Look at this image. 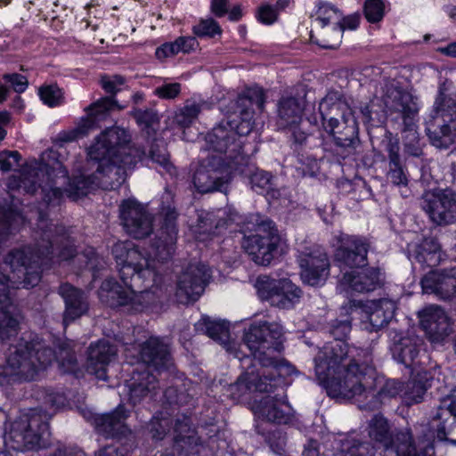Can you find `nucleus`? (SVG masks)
<instances>
[{
  "label": "nucleus",
  "mask_w": 456,
  "mask_h": 456,
  "mask_svg": "<svg viewBox=\"0 0 456 456\" xmlns=\"http://www.w3.org/2000/svg\"><path fill=\"white\" fill-rule=\"evenodd\" d=\"M3 79L5 82L10 83L13 90L18 94L23 93L28 85L27 77L18 73L4 74L3 76Z\"/></svg>",
  "instance_id": "obj_62"
},
{
  "label": "nucleus",
  "mask_w": 456,
  "mask_h": 456,
  "mask_svg": "<svg viewBox=\"0 0 456 456\" xmlns=\"http://www.w3.org/2000/svg\"><path fill=\"white\" fill-rule=\"evenodd\" d=\"M351 330L349 317L331 321L329 332L334 340L326 343L314 357L316 378L333 398H350L374 388L372 353L346 343Z\"/></svg>",
  "instance_id": "obj_1"
},
{
  "label": "nucleus",
  "mask_w": 456,
  "mask_h": 456,
  "mask_svg": "<svg viewBox=\"0 0 456 456\" xmlns=\"http://www.w3.org/2000/svg\"><path fill=\"white\" fill-rule=\"evenodd\" d=\"M359 20L355 16H347V17H342L341 20L337 22V26L333 28V38L332 40L326 41L324 40L322 43L317 44L326 49H335L337 48L343 36V32L345 28H350L354 29L358 27Z\"/></svg>",
  "instance_id": "obj_52"
},
{
  "label": "nucleus",
  "mask_w": 456,
  "mask_h": 456,
  "mask_svg": "<svg viewBox=\"0 0 456 456\" xmlns=\"http://www.w3.org/2000/svg\"><path fill=\"white\" fill-rule=\"evenodd\" d=\"M21 155L17 151L4 150L0 151V169L3 172H9L14 167L20 166Z\"/></svg>",
  "instance_id": "obj_60"
},
{
  "label": "nucleus",
  "mask_w": 456,
  "mask_h": 456,
  "mask_svg": "<svg viewBox=\"0 0 456 456\" xmlns=\"http://www.w3.org/2000/svg\"><path fill=\"white\" fill-rule=\"evenodd\" d=\"M174 423V446L180 453H189L200 444L192 422L189 416L176 415Z\"/></svg>",
  "instance_id": "obj_42"
},
{
  "label": "nucleus",
  "mask_w": 456,
  "mask_h": 456,
  "mask_svg": "<svg viewBox=\"0 0 456 456\" xmlns=\"http://www.w3.org/2000/svg\"><path fill=\"white\" fill-rule=\"evenodd\" d=\"M116 355V349L108 340H99L88 348L86 369L98 379L106 380L107 366Z\"/></svg>",
  "instance_id": "obj_35"
},
{
  "label": "nucleus",
  "mask_w": 456,
  "mask_h": 456,
  "mask_svg": "<svg viewBox=\"0 0 456 456\" xmlns=\"http://www.w3.org/2000/svg\"><path fill=\"white\" fill-rule=\"evenodd\" d=\"M322 126L332 142H323L324 151L345 159L354 154L360 143L357 121L351 109L336 94H328L319 103Z\"/></svg>",
  "instance_id": "obj_5"
},
{
  "label": "nucleus",
  "mask_w": 456,
  "mask_h": 456,
  "mask_svg": "<svg viewBox=\"0 0 456 456\" xmlns=\"http://www.w3.org/2000/svg\"><path fill=\"white\" fill-rule=\"evenodd\" d=\"M119 217L126 232L134 239H144L152 232L153 216L134 198L121 201Z\"/></svg>",
  "instance_id": "obj_21"
},
{
  "label": "nucleus",
  "mask_w": 456,
  "mask_h": 456,
  "mask_svg": "<svg viewBox=\"0 0 456 456\" xmlns=\"http://www.w3.org/2000/svg\"><path fill=\"white\" fill-rule=\"evenodd\" d=\"M160 215L162 222L157 237L152 243V248L155 258L160 262H165L175 252L178 232L176 225L178 213L174 206V194L167 189L161 196Z\"/></svg>",
  "instance_id": "obj_16"
},
{
  "label": "nucleus",
  "mask_w": 456,
  "mask_h": 456,
  "mask_svg": "<svg viewBox=\"0 0 456 456\" xmlns=\"http://www.w3.org/2000/svg\"><path fill=\"white\" fill-rule=\"evenodd\" d=\"M383 284L381 273L377 268H368L361 272L346 273L340 280V287L357 293H368Z\"/></svg>",
  "instance_id": "obj_39"
},
{
  "label": "nucleus",
  "mask_w": 456,
  "mask_h": 456,
  "mask_svg": "<svg viewBox=\"0 0 456 456\" xmlns=\"http://www.w3.org/2000/svg\"><path fill=\"white\" fill-rule=\"evenodd\" d=\"M419 315L420 325L431 341H442L452 332L450 319L441 306H427Z\"/></svg>",
  "instance_id": "obj_34"
},
{
  "label": "nucleus",
  "mask_w": 456,
  "mask_h": 456,
  "mask_svg": "<svg viewBox=\"0 0 456 456\" xmlns=\"http://www.w3.org/2000/svg\"><path fill=\"white\" fill-rule=\"evenodd\" d=\"M350 308H360L365 314L363 324L369 331H378L385 327L394 317L396 304L388 298L363 302L362 300H351Z\"/></svg>",
  "instance_id": "obj_25"
},
{
  "label": "nucleus",
  "mask_w": 456,
  "mask_h": 456,
  "mask_svg": "<svg viewBox=\"0 0 456 456\" xmlns=\"http://www.w3.org/2000/svg\"><path fill=\"white\" fill-rule=\"evenodd\" d=\"M299 266L304 283L319 286L325 282L330 273V261L326 252L320 248H314L300 254Z\"/></svg>",
  "instance_id": "obj_26"
},
{
  "label": "nucleus",
  "mask_w": 456,
  "mask_h": 456,
  "mask_svg": "<svg viewBox=\"0 0 456 456\" xmlns=\"http://www.w3.org/2000/svg\"><path fill=\"white\" fill-rule=\"evenodd\" d=\"M382 101L385 110L379 111L376 109L374 101H370L361 107V113L364 123L371 126L384 123L386 114L397 113L405 126V129L415 137L414 119L418 113V106L412 96L402 90L398 83L393 79H385L382 87Z\"/></svg>",
  "instance_id": "obj_9"
},
{
  "label": "nucleus",
  "mask_w": 456,
  "mask_h": 456,
  "mask_svg": "<svg viewBox=\"0 0 456 456\" xmlns=\"http://www.w3.org/2000/svg\"><path fill=\"white\" fill-rule=\"evenodd\" d=\"M199 42L194 37H179L174 42L162 44L156 49L155 55L158 60L163 61L168 57H173L180 53H190L196 51Z\"/></svg>",
  "instance_id": "obj_46"
},
{
  "label": "nucleus",
  "mask_w": 456,
  "mask_h": 456,
  "mask_svg": "<svg viewBox=\"0 0 456 456\" xmlns=\"http://www.w3.org/2000/svg\"><path fill=\"white\" fill-rule=\"evenodd\" d=\"M364 15L368 21L375 23L382 20L385 12V4L382 0H366Z\"/></svg>",
  "instance_id": "obj_59"
},
{
  "label": "nucleus",
  "mask_w": 456,
  "mask_h": 456,
  "mask_svg": "<svg viewBox=\"0 0 456 456\" xmlns=\"http://www.w3.org/2000/svg\"><path fill=\"white\" fill-rule=\"evenodd\" d=\"M375 151L379 154L387 153V179L394 185L400 187H407L408 175L406 167L403 164L400 156V144L399 140L387 130H385L382 138L375 142L371 140Z\"/></svg>",
  "instance_id": "obj_22"
},
{
  "label": "nucleus",
  "mask_w": 456,
  "mask_h": 456,
  "mask_svg": "<svg viewBox=\"0 0 456 456\" xmlns=\"http://www.w3.org/2000/svg\"><path fill=\"white\" fill-rule=\"evenodd\" d=\"M284 392L266 395L256 402L253 411L258 419L278 424H288L292 419V409L285 400Z\"/></svg>",
  "instance_id": "obj_29"
},
{
  "label": "nucleus",
  "mask_w": 456,
  "mask_h": 456,
  "mask_svg": "<svg viewBox=\"0 0 456 456\" xmlns=\"http://www.w3.org/2000/svg\"><path fill=\"white\" fill-rule=\"evenodd\" d=\"M304 101L292 95H283L277 104V126L280 129L295 127L302 122Z\"/></svg>",
  "instance_id": "obj_41"
},
{
  "label": "nucleus",
  "mask_w": 456,
  "mask_h": 456,
  "mask_svg": "<svg viewBox=\"0 0 456 456\" xmlns=\"http://www.w3.org/2000/svg\"><path fill=\"white\" fill-rule=\"evenodd\" d=\"M432 120L427 126V134L436 148H449L456 134V98L445 94L440 87L434 104Z\"/></svg>",
  "instance_id": "obj_12"
},
{
  "label": "nucleus",
  "mask_w": 456,
  "mask_h": 456,
  "mask_svg": "<svg viewBox=\"0 0 456 456\" xmlns=\"http://www.w3.org/2000/svg\"><path fill=\"white\" fill-rule=\"evenodd\" d=\"M402 126H403L402 132L405 133L404 139L407 140L409 138V140H410L409 142H404V147H405L407 152L415 157L419 156L421 154V149L418 145L419 138H418L416 129L414 128V133H415V134H414L415 138H414V136L412 134H411V133L405 129V126L403 124H402Z\"/></svg>",
  "instance_id": "obj_64"
},
{
  "label": "nucleus",
  "mask_w": 456,
  "mask_h": 456,
  "mask_svg": "<svg viewBox=\"0 0 456 456\" xmlns=\"http://www.w3.org/2000/svg\"><path fill=\"white\" fill-rule=\"evenodd\" d=\"M195 330L198 332L207 335L219 344L227 346V350H232L228 346L230 339V331L228 324L224 321L212 320L208 316H203L195 323Z\"/></svg>",
  "instance_id": "obj_45"
},
{
  "label": "nucleus",
  "mask_w": 456,
  "mask_h": 456,
  "mask_svg": "<svg viewBox=\"0 0 456 456\" xmlns=\"http://www.w3.org/2000/svg\"><path fill=\"white\" fill-rule=\"evenodd\" d=\"M408 258L423 269L438 265L442 259L440 245L435 238H425L419 243L408 245Z\"/></svg>",
  "instance_id": "obj_40"
},
{
  "label": "nucleus",
  "mask_w": 456,
  "mask_h": 456,
  "mask_svg": "<svg viewBox=\"0 0 456 456\" xmlns=\"http://www.w3.org/2000/svg\"><path fill=\"white\" fill-rule=\"evenodd\" d=\"M393 340V345L390 347L393 358L406 368L415 365L419 354L416 340L410 337L398 335H395Z\"/></svg>",
  "instance_id": "obj_44"
},
{
  "label": "nucleus",
  "mask_w": 456,
  "mask_h": 456,
  "mask_svg": "<svg viewBox=\"0 0 456 456\" xmlns=\"http://www.w3.org/2000/svg\"><path fill=\"white\" fill-rule=\"evenodd\" d=\"M140 356L157 370H168L173 365L169 346L159 337H151L142 344Z\"/></svg>",
  "instance_id": "obj_36"
},
{
  "label": "nucleus",
  "mask_w": 456,
  "mask_h": 456,
  "mask_svg": "<svg viewBox=\"0 0 456 456\" xmlns=\"http://www.w3.org/2000/svg\"><path fill=\"white\" fill-rule=\"evenodd\" d=\"M338 247L334 259L340 265L359 268L367 265L370 243L367 239L356 235L341 233L338 237Z\"/></svg>",
  "instance_id": "obj_24"
},
{
  "label": "nucleus",
  "mask_w": 456,
  "mask_h": 456,
  "mask_svg": "<svg viewBox=\"0 0 456 456\" xmlns=\"http://www.w3.org/2000/svg\"><path fill=\"white\" fill-rule=\"evenodd\" d=\"M68 175L66 167L56 159L53 165L43 164L38 167L29 168L20 176H10L7 188L10 191L22 189L30 194L40 189L44 201L48 206H56L65 195L64 186L69 180Z\"/></svg>",
  "instance_id": "obj_8"
},
{
  "label": "nucleus",
  "mask_w": 456,
  "mask_h": 456,
  "mask_svg": "<svg viewBox=\"0 0 456 456\" xmlns=\"http://www.w3.org/2000/svg\"><path fill=\"white\" fill-rule=\"evenodd\" d=\"M131 136L126 130L115 126L102 131L87 148V170L102 168L106 163L118 159L130 145Z\"/></svg>",
  "instance_id": "obj_13"
},
{
  "label": "nucleus",
  "mask_w": 456,
  "mask_h": 456,
  "mask_svg": "<svg viewBox=\"0 0 456 456\" xmlns=\"http://www.w3.org/2000/svg\"><path fill=\"white\" fill-rule=\"evenodd\" d=\"M265 102V97L262 89L247 90L236 101L234 116L222 120L205 137L208 150L218 153L232 169L240 161V158L247 156L243 152V142L240 139L248 135L254 127L253 106L263 110Z\"/></svg>",
  "instance_id": "obj_4"
},
{
  "label": "nucleus",
  "mask_w": 456,
  "mask_h": 456,
  "mask_svg": "<svg viewBox=\"0 0 456 456\" xmlns=\"http://www.w3.org/2000/svg\"><path fill=\"white\" fill-rule=\"evenodd\" d=\"M193 34L199 37H214L222 34V28L214 19L201 20L192 28Z\"/></svg>",
  "instance_id": "obj_58"
},
{
  "label": "nucleus",
  "mask_w": 456,
  "mask_h": 456,
  "mask_svg": "<svg viewBox=\"0 0 456 456\" xmlns=\"http://www.w3.org/2000/svg\"><path fill=\"white\" fill-rule=\"evenodd\" d=\"M144 155L139 148L127 149L125 154L106 163L102 168H95L92 174H81L71 180L69 178L64 186L65 195L77 200L96 188H118L126 181L127 171L133 169Z\"/></svg>",
  "instance_id": "obj_7"
},
{
  "label": "nucleus",
  "mask_w": 456,
  "mask_h": 456,
  "mask_svg": "<svg viewBox=\"0 0 456 456\" xmlns=\"http://www.w3.org/2000/svg\"><path fill=\"white\" fill-rule=\"evenodd\" d=\"M129 416L124 405L119 404L113 411L94 418L96 431L105 437H120L130 433L126 420Z\"/></svg>",
  "instance_id": "obj_37"
},
{
  "label": "nucleus",
  "mask_w": 456,
  "mask_h": 456,
  "mask_svg": "<svg viewBox=\"0 0 456 456\" xmlns=\"http://www.w3.org/2000/svg\"><path fill=\"white\" fill-rule=\"evenodd\" d=\"M341 12L334 5L322 3L319 5L315 20L320 22L322 28L332 21H335V26H337V22L341 20Z\"/></svg>",
  "instance_id": "obj_56"
},
{
  "label": "nucleus",
  "mask_w": 456,
  "mask_h": 456,
  "mask_svg": "<svg viewBox=\"0 0 456 456\" xmlns=\"http://www.w3.org/2000/svg\"><path fill=\"white\" fill-rule=\"evenodd\" d=\"M342 456H375L376 448L369 441L357 436H346L341 441Z\"/></svg>",
  "instance_id": "obj_50"
},
{
  "label": "nucleus",
  "mask_w": 456,
  "mask_h": 456,
  "mask_svg": "<svg viewBox=\"0 0 456 456\" xmlns=\"http://www.w3.org/2000/svg\"><path fill=\"white\" fill-rule=\"evenodd\" d=\"M181 92V84L179 83H167L158 86L154 90L155 95L161 99L171 100L179 95Z\"/></svg>",
  "instance_id": "obj_61"
},
{
  "label": "nucleus",
  "mask_w": 456,
  "mask_h": 456,
  "mask_svg": "<svg viewBox=\"0 0 456 456\" xmlns=\"http://www.w3.org/2000/svg\"><path fill=\"white\" fill-rule=\"evenodd\" d=\"M38 94L44 104L51 108L60 106L64 102L63 92L56 84L40 86Z\"/></svg>",
  "instance_id": "obj_54"
},
{
  "label": "nucleus",
  "mask_w": 456,
  "mask_h": 456,
  "mask_svg": "<svg viewBox=\"0 0 456 456\" xmlns=\"http://www.w3.org/2000/svg\"><path fill=\"white\" fill-rule=\"evenodd\" d=\"M112 254L118 266V273L124 284L130 281L152 279L155 275L151 260L131 241H119L113 245Z\"/></svg>",
  "instance_id": "obj_15"
},
{
  "label": "nucleus",
  "mask_w": 456,
  "mask_h": 456,
  "mask_svg": "<svg viewBox=\"0 0 456 456\" xmlns=\"http://www.w3.org/2000/svg\"><path fill=\"white\" fill-rule=\"evenodd\" d=\"M419 205L435 224L448 225L456 221V192L451 189L425 191Z\"/></svg>",
  "instance_id": "obj_20"
},
{
  "label": "nucleus",
  "mask_w": 456,
  "mask_h": 456,
  "mask_svg": "<svg viewBox=\"0 0 456 456\" xmlns=\"http://www.w3.org/2000/svg\"><path fill=\"white\" fill-rule=\"evenodd\" d=\"M128 400L135 406L144 400H153L159 394V380L147 368H136L127 381Z\"/></svg>",
  "instance_id": "obj_31"
},
{
  "label": "nucleus",
  "mask_w": 456,
  "mask_h": 456,
  "mask_svg": "<svg viewBox=\"0 0 456 456\" xmlns=\"http://www.w3.org/2000/svg\"><path fill=\"white\" fill-rule=\"evenodd\" d=\"M124 84L125 78L121 76H103L102 77V87L110 95L102 97L86 109L87 115L81 118V124L78 126L82 134H85L90 130L99 127V123L105 120L109 117L110 111L113 109L122 110L124 108L119 106L114 99V95L120 91V87Z\"/></svg>",
  "instance_id": "obj_17"
},
{
  "label": "nucleus",
  "mask_w": 456,
  "mask_h": 456,
  "mask_svg": "<svg viewBox=\"0 0 456 456\" xmlns=\"http://www.w3.org/2000/svg\"><path fill=\"white\" fill-rule=\"evenodd\" d=\"M278 12L270 4H263L258 8L257 19L260 22L271 25L277 20Z\"/></svg>",
  "instance_id": "obj_63"
},
{
  "label": "nucleus",
  "mask_w": 456,
  "mask_h": 456,
  "mask_svg": "<svg viewBox=\"0 0 456 456\" xmlns=\"http://www.w3.org/2000/svg\"><path fill=\"white\" fill-rule=\"evenodd\" d=\"M423 293L440 299H452L456 295L455 269L431 270L420 281Z\"/></svg>",
  "instance_id": "obj_32"
},
{
  "label": "nucleus",
  "mask_w": 456,
  "mask_h": 456,
  "mask_svg": "<svg viewBox=\"0 0 456 456\" xmlns=\"http://www.w3.org/2000/svg\"><path fill=\"white\" fill-rule=\"evenodd\" d=\"M265 441L268 444L271 451L276 456H289L287 453V436L286 434L281 430H274L268 433L265 437Z\"/></svg>",
  "instance_id": "obj_57"
},
{
  "label": "nucleus",
  "mask_w": 456,
  "mask_h": 456,
  "mask_svg": "<svg viewBox=\"0 0 456 456\" xmlns=\"http://www.w3.org/2000/svg\"><path fill=\"white\" fill-rule=\"evenodd\" d=\"M249 224L254 227L255 234L244 236L242 248L251 260L259 265L271 264L281 242V237L275 224L268 217L253 214Z\"/></svg>",
  "instance_id": "obj_11"
},
{
  "label": "nucleus",
  "mask_w": 456,
  "mask_h": 456,
  "mask_svg": "<svg viewBox=\"0 0 456 456\" xmlns=\"http://www.w3.org/2000/svg\"><path fill=\"white\" fill-rule=\"evenodd\" d=\"M256 288L262 300L268 301L272 305L281 309L292 308L302 296L300 288L289 280H276L267 275L257 278Z\"/></svg>",
  "instance_id": "obj_19"
},
{
  "label": "nucleus",
  "mask_w": 456,
  "mask_h": 456,
  "mask_svg": "<svg viewBox=\"0 0 456 456\" xmlns=\"http://www.w3.org/2000/svg\"><path fill=\"white\" fill-rule=\"evenodd\" d=\"M232 169L248 177L251 188L256 192L265 194L271 199H277L280 196V191L273 187V177L271 173L258 169L249 155L240 158V161L237 162Z\"/></svg>",
  "instance_id": "obj_33"
},
{
  "label": "nucleus",
  "mask_w": 456,
  "mask_h": 456,
  "mask_svg": "<svg viewBox=\"0 0 456 456\" xmlns=\"http://www.w3.org/2000/svg\"><path fill=\"white\" fill-rule=\"evenodd\" d=\"M429 387L426 373H418L414 378L403 384L402 398L404 403L410 406L421 403Z\"/></svg>",
  "instance_id": "obj_48"
},
{
  "label": "nucleus",
  "mask_w": 456,
  "mask_h": 456,
  "mask_svg": "<svg viewBox=\"0 0 456 456\" xmlns=\"http://www.w3.org/2000/svg\"><path fill=\"white\" fill-rule=\"evenodd\" d=\"M132 116L134 118L137 124L142 126V130L147 134V138H151L152 135H157V128L159 125V117L155 110L134 109Z\"/></svg>",
  "instance_id": "obj_51"
},
{
  "label": "nucleus",
  "mask_w": 456,
  "mask_h": 456,
  "mask_svg": "<svg viewBox=\"0 0 456 456\" xmlns=\"http://www.w3.org/2000/svg\"><path fill=\"white\" fill-rule=\"evenodd\" d=\"M455 423L456 389L450 395L441 399L430 417L429 427L438 440L456 444V439L448 438L453 432Z\"/></svg>",
  "instance_id": "obj_27"
},
{
  "label": "nucleus",
  "mask_w": 456,
  "mask_h": 456,
  "mask_svg": "<svg viewBox=\"0 0 456 456\" xmlns=\"http://www.w3.org/2000/svg\"><path fill=\"white\" fill-rule=\"evenodd\" d=\"M374 388L371 392H362L361 394H356L349 399L354 398L355 396H362L364 399L370 398L369 403L364 405H360L361 409L363 410H374L379 407L382 400L387 398H394L397 395L403 394V383L396 379H388L384 385L380 387V389L377 392V379L376 375L374 376Z\"/></svg>",
  "instance_id": "obj_43"
},
{
  "label": "nucleus",
  "mask_w": 456,
  "mask_h": 456,
  "mask_svg": "<svg viewBox=\"0 0 456 456\" xmlns=\"http://www.w3.org/2000/svg\"><path fill=\"white\" fill-rule=\"evenodd\" d=\"M58 292L65 303L63 324L67 326L87 313L89 304L86 293L69 283L61 284Z\"/></svg>",
  "instance_id": "obj_38"
},
{
  "label": "nucleus",
  "mask_w": 456,
  "mask_h": 456,
  "mask_svg": "<svg viewBox=\"0 0 456 456\" xmlns=\"http://www.w3.org/2000/svg\"><path fill=\"white\" fill-rule=\"evenodd\" d=\"M10 279L0 273V339L5 340L18 333L21 314L12 304L9 291Z\"/></svg>",
  "instance_id": "obj_28"
},
{
  "label": "nucleus",
  "mask_w": 456,
  "mask_h": 456,
  "mask_svg": "<svg viewBox=\"0 0 456 456\" xmlns=\"http://www.w3.org/2000/svg\"><path fill=\"white\" fill-rule=\"evenodd\" d=\"M240 219V216L231 208L201 211L198 216L195 233L199 236L219 235L232 224H239Z\"/></svg>",
  "instance_id": "obj_30"
},
{
  "label": "nucleus",
  "mask_w": 456,
  "mask_h": 456,
  "mask_svg": "<svg viewBox=\"0 0 456 456\" xmlns=\"http://www.w3.org/2000/svg\"><path fill=\"white\" fill-rule=\"evenodd\" d=\"M124 285L113 278L105 279L98 290L101 302L111 308L128 306L131 311L142 312L157 301L155 293L151 289L136 293L134 289L135 282Z\"/></svg>",
  "instance_id": "obj_14"
},
{
  "label": "nucleus",
  "mask_w": 456,
  "mask_h": 456,
  "mask_svg": "<svg viewBox=\"0 0 456 456\" xmlns=\"http://www.w3.org/2000/svg\"><path fill=\"white\" fill-rule=\"evenodd\" d=\"M200 110V103L188 101L183 108L175 112V122L182 127H188L198 118Z\"/></svg>",
  "instance_id": "obj_53"
},
{
  "label": "nucleus",
  "mask_w": 456,
  "mask_h": 456,
  "mask_svg": "<svg viewBox=\"0 0 456 456\" xmlns=\"http://www.w3.org/2000/svg\"><path fill=\"white\" fill-rule=\"evenodd\" d=\"M172 424L173 420L169 417L159 413L152 417L148 428L153 439L162 440L170 430Z\"/></svg>",
  "instance_id": "obj_55"
},
{
  "label": "nucleus",
  "mask_w": 456,
  "mask_h": 456,
  "mask_svg": "<svg viewBox=\"0 0 456 456\" xmlns=\"http://www.w3.org/2000/svg\"><path fill=\"white\" fill-rule=\"evenodd\" d=\"M36 240L33 247L12 250L5 256V264L19 279L22 278L25 288L37 285L43 270L52 263L68 261L77 254L68 230L49 221L42 212L38 213Z\"/></svg>",
  "instance_id": "obj_3"
},
{
  "label": "nucleus",
  "mask_w": 456,
  "mask_h": 456,
  "mask_svg": "<svg viewBox=\"0 0 456 456\" xmlns=\"http://www.w3.org/2000/svg\"><path fill=\"white\" fill-rule=\"evenodd\" d=\"M210 273L203 264H190L179 275L175 297L179 303L196 301L204 292Z\"/></svg>",
  "instance_id": "obj_23"
},
{
  "label": "nucleus",
  "mask_w": 456,
  "mask_h": 456,
  "mask_svg": "<svg viewBox=\"0 0 456 456\" xmlns=\"http://www.w3.org/2000/svg\"><path fill=\"white\" fill-rule=\"evenodd\" d=\"M55 357L53 350L44 341L21 338L10 346L5 364L0 365V385L34 380Z\"/></svg>",
  "instance_id": "obj_6"
},
{
  "label": "nucleus",
  "mask_w": 456,
  "mask_h": 456,
  "mask_svg": "<svg viewBox=\"0 0 456 456\" xmlns=\"http://www.w3.org/2000/svg\"><path fill=\"white\" fill-rule=\"evenodd\" d=\"M151 142L149 156L151 160L157 163L161 168V172H165L171 176L176 175V169L170 161L169 154L167 151L166 142L162 138L152 135L151 138H147Z\"/></svg>",
  "instance_id": "obj_49"
},
{
  "label": "nucleus",
  "mask_w": 456,
  "mask_h": 456,
  "mask_svg": "<svg viewBox=\"0 0 456 456\" xmlns=\"http://www.w3.org/2000/svg\"><path fill=\"white\" fill-rule=\"evenodd\" d=\"M366 430L370 439L380 444L386 450H389V446L392 444L393 434L387 418L380 413L373 415L368 421Z\"/></svg>",
  "instance_id": "obj_47"
},
{
  "label": "nucleus",
  "mask_w": 456,
  "mask_h": 456,
  "mask_svg": "<svg viewBox=\"0 0 456 456\" xmlns=\"http://www.w3.org/2000/svg\"><path fill=\"white\" fill-rule=\"evenodd\" d=\"M283 342L284 329L279 322H252L244 332L242 343L259 368L254 363L244 367L245 371L226 387L227 396L239 402L250 391L271 394L282 390L284 378L296 373V368L281 356Z\"/></svg>",
  "instance_id": "obj_2"
},
{
  "label": "nucleus",
  "mask_w": 456,
  "mask_h": 456,
  "mask_svg": "<svg viewBox=\"0 0 456 456\" xmlns=\"http://www.w3.org/2000/svg\"><path fill=\"white\" fill-rule=\"evenodd\" d=\"M233 171L221 156L209 155L199 165L193 175V184L198 191L208 193L226 191Z\"/></svg>",
  "instance_id": "obj_18"
},
{
  "label": "nucleus",
  "mask_w": 456,
  "mask_h": 456,
  "mask_svg": "<svg viewBox=\"0 0 456 456\" xmlns=\"http://www.w3.org/2000/svg\"><path fill=\"white\" fill-rule=\"evenodd\" d=\"M51 415L41 408L21 414L5 435V442L14 450L47 448L51 444Z\"/></svg>",
  "instance_id": "obj_10"
}]
</instances>
